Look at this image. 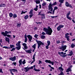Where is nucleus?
<instances>
[{
  "label": "nucleus",
  "instance_id": "nucleus-14",
  "mask_svg": "<svg viewBox=\"0 0 75 75\" xmlns=\"http://www.w3.org/2000/svg\"><path fill=\"white\" fill-rule=\"evenodd\" d=\"M72 70H71V69L69 67L68 69H67L66 70V72H69V71H71Z\"/></svg>",
  "mask_w": 75,
  "mask_h": 75
},
{
  "label": "nucleus",
  "instance_id": "nucleus-43",
  "mask_svg": "<svg viewBox=\"0 0 75 75\" xmlns=\"http://www.w3.org/2000/svg\"><path fill=\"white\" fill-rule=\"evenodd\" d=\"M67 18L68 19V20H71V18H70V17H69V16H67Z\"/></svg>",
  "mask_w": 75,
  "mask_h": 75
},
{
  "label": "nucleus",
  "instance_id": "nucleus-10",
  "mask_svg": "<svg viewBox=\"0 0 75 75\" xmlns=\"http://www.w3.org/2000/svg\"><path fill=\"white\" fill-rule=\"evenodd\" d=\"M9 59H10V60L12 61H14L16 60V56H14L13 57L10 58Z\"/></svg>",
  "mask_w": 75,
  "mask_h": 75
},
{
  "label": "nucleus",
  "instance_id": "nucleus-62",
  "mask_svg": "<svg viewBox=\"0 0 75 75\" xmlns=\"http://www.w3.org/2000/svg\"><path fill=\"white\" fill-rule=\"evenodd\" d=\"M0 72H1L2 73H3V72H2V69H0Z\"/></svg>",
  "mask_w": 75,
  "mask_h": 75
},
{
  "label": "nucleus",
  "instance_id": "nucleus-38",
  "mask_svg": "<svg viewBox=\"0 0 75 75\" xmlns=\"http://www.w3.org/2000/svg\"><path fill=\"white\" fill-rule=\"evenodd\" d=\"M36 4H39L40 3V1L39 0L36 1Z\"/></svg>",
  "mask_w": 75,
  "mask_h": 75
},
{
  "label": "nucleus",
  "instance_id": "nucleus-23",
  "mask_svg": "<svg viewBox=\"0 0 75 75\" xmlns=\"http://www.w3.org/2000/svg\"><path fill=\"white\" fill-rule=\"evenodd\" d=\"M9 16L10 17H12L13 16V14L12 13H10L9 14Z\"/></svg>",
  "mask_w": 75,
  "mask_h": 75
},
{
  "label": "nucleus",
  "instance_id": "nucleus-15",
  "mask_svg": "<svg viewBox=\"0 0 75 75\" xmlns=\"http://www.w3.org/2000/svg\"><path fill=\"white\" fill-rule=\"evenodd\" d=\"M34 70L35 71H37V72H39V71H40V70L39 69H35V65H34Z\"/></svg>",
  "mask_w": 75,
  "mask_h": 75
},
{
  "label": "nucleus",
  "instance_id": "nucleus-51",
  "mask_svg": "<svg viewBox=\"0 0 75 75\" xmlns=\"http://www.w3.org/2000/svg\"><path fill=\"white\" fill-rule=\"evenodd\" d=\"M58 6H59V7H62V3H60V4H59L58 5Z\"/></svg>",
  "mask_w": 75,
  "mask_h": 75
},
{
  "label": "nucleus",
  "instance_id": "nucleus-47",
  "mask_svg": "<svg viewBox=\"0 0 75 75\" xmlns=\"http://www.w3.org/2000/svg\"><path fill=\"white\" fill-rule=\"evenodd\" d=\"M25 13H27V11H25V12H24L22 11L21 12V14H25Z\"/></svg>",
  "mask_w": 75,
  "mask_h": 75
},
{
  "label": "nucleus",
  "instance_id": "nucleus-48",
  "mask_svg": "<svg viewBox=\"0 0 75 75\" xmlns=\"http://www.w3.org/2000/svg\"><path fill=\"white\" fill-rule=\"evenodd\" d=\"M22 63L23 65L25 64V60H24V61L22 62Z\"/></svg>",
  "mask_w": 75,
  "mask_h": 75
},
{
  "label": "nucleus",
  "instance_id": "nucleus-30",
  "mask_svg": "<svg viewBox=\"0 0 75 75\" xmlns=\"http://www.w3.org/2000/svg\"><path fill=\"white\" fill-rule=\"evenodd\" d=\"M13 72H17V70L15 69H12Z\"/></svg>",
  "mask_w": 75,
  "mask_h": 75
},
{
  "label": "nucleus",
  "instance_id": "nucleus-32",
  "mask_svg": "<svg viewBox=\"0 0 75 75\" xmlns=\"http://www.w3.org/2000/svg\"><path fill=\"white\" fill-rule=\"evenodd\" d=\"M59 70H60V71L61 70L62 71H64V69H62V68L61 67H59Z\"/></svg>",
  "mask_w": 75,
  "mask_h": 75
},
{
  "label": "nucleus",
  "instance_id": "nucleus-28",
  "mask_svg": "<svg viewBox=\"0 0 75 75\" xmlns=\"http://www.w3.org/2000/svg\"><path fill=\"white\" fill-rule=\"evenodd\" d=\"M64 1V0H59V2H60V3H63Z\"/></svg>",
  "mask_w": 75,
  "mask_h": 75
},
{
  "label": "nucleus",
  "instance_id": "nucleus-37",
  "mask_svg": "<svg viewBox=\"0 0 75 75\" xmlns=\"http://www.w3.org/2000/svg\"><path fill=\"white\" fill-rule=\"evenodd\" d=\"M17 26L18 27H20L21 26V23L18 24L17 25Z\"/></svg>",
  "mask_w": 75,
  "mask_h": 75
},
{
  "label": "nucleus",
  "instance_id": "nucleus-5",
  "mask_svg": "<svg viewBox=\"0 0 75 75\" xmlns=\"http://www.w3.org/2000/svg\"><path fill=\"white\" fill-rule=\"evenodd\" d=\"M1 34H2L4 37H9L10 38H11V35H7L8 34L7 33H5L4 32H2L1 33Z\"/></svg>",
  "mask_w": 75,
  "mask_h": 75
},
{
  "label": "nucleus",
  "instance_id": "nucleus-7",
  "mask_svg": "<svg viewBox=\"0 0 75 75\" xmlns=\"http://www.w3.org/2000/svg\"><path fill=\"white\" fill-rule=\"evenodd\" d=\"M64 26L62 25H60L59 26H58L57 28V31H61V28H63Z\"/></svg>",
  "mask_w": 75,
  "mask_h": 75
},
{
  "label": "nucleus",
  "instance_id": "nucleus-20",
  "mask_svg": "<svg viewBox=\"0 0 75 75\" xmlns=\"http://www.w3.org/2000/svg\"><path fill=\"white\" fill-rule=\"evenodd\" d=\"M33 9H31L29 13V14H33Z\"/></svg>",
  "mask_w": 75,
  "mask_h": 75
},
{
  "label": "nucleus",
  "instance_id": "nucleus-55",
  "mask_svg": "<svg viewBox=\"0 0 75 75\" xmlns=\"http://www.w3.org/2000/svg\"><path fill=\"white\" fill-rule=\"evenodd\" d=\"M20 43H21V41H18V45H20Z\"/></svg>",
  "mask_w": 75,
  "mask_h": 75
},
{
  "label": "nucleus",
  "instance_id": "nucleus-53",
  "mask_svg": "<svg viewBox=\"0 0 75 75\" xmlns=\"http://www.w3.org/2000/svg\"><path fill=\"white\" fill-rule=\"evenodd\" d=\"M58 9V7L57 6H55L54 7V9L53 10H57Z\"/></svg>",
  "mask_w": 75,
  "mask_h": 75
},
{
  "label": "nucleus",
  "instance_id": "nucleus-16",
  "mask_svg": "<svg viewBox=\"0 0 75 75\" xmlns=\"http://www.w3.org/2000/svg\"><path fill=\"white\" fill-rule=\"evenodd\" d=\"M5 40L8 42H10V39L7 37H5Z\"/></svg>",
  "mask_w": 75,
  "mask_h": 75
},
{
  "label": "nucleus",
  "instance_id": "nucleus-33",
  "mask_svg": "<svg viewBox=\"0 0 75 75\" xmlns=\"http://www.w3.org/2000/svg\"><path fill=\"white\" fill-rule=\"evenodd\" d=\"M41 37L42 38V39H44L45 38V36L44 35H42L41 36Z\"/></svg>",
  "mask_w": 75,
  "mask_h": 75
},
{
  "label": "nucleus",
  "instance_id": "nucleus-17",
  "mask_svg": "<svg viewBox=\"0 0 75 75\" xmlns=\"http://www.w3.org/2000/svg\"><path fill=\"white\" fill-rule=\"evenodd\" d=\"M25 38V42H27V35L25 34L24 35Z\"/></svg>",
  "mask_w": 75,
  "mask_h": 75
},
{
  "label": "nucleus",
  "instance_id": "nucleus-2",
  "mask_svg": "<svg viewBox=\"0 0 75 75\" xmlns=\"http://www.w3.org/2000/svg\"><path fill=\"white\" fill-rule=\"evenodd\" d=\"M56 4H57V2H55L52 5L51 3L48 6V10L51 11H52V10H53L52 6H55Z\"/></svg>",
  "mask_w": 75,
  "mask_h": 75
},
{
  "label": "nucleus",
  "instance_id": "nucleus-21",
  "mask_svg": "<svg viewBox=\"0 0 75 75\" xmlns=\"http://www.w3.org/2000/svg\"><path fill=\"white\" fill-rule=\"evenodd\" d=\"M24 69L25 70V72H28V67H27L25 68Z\"/></svg>",
  "mask_w": 75,
  "mask_h": 75
},
{
  "label": "nucleus",
  "instance_id": "nucleus-26",
  "mask_svg": "<svg viewBox=\"0 0 75 75\" xmlns=\"http://www.w3.org/2000/svg\"><path fill=\"white\" fill-rule=\"evenodd\" d=\"M3 48H5V49H10V48H9V47H8L7 46H4L3 47Z\"/></svg>",
  "mask_w": 75,
  "mask_h": 75
},
{
  "label": "nucleus",
  "instance_id": "nucleus-18",
  "mask_svg": "<svg viewBox=\"0 0 75 75\" xmlns=\"http://www.w3.org/2000/svg\"><path fill=\"white\" fill-rule=\"evenodd\" d=\"M16 49L17 50H20L21 49V45H18V47H16Z\"/></svg>",
  "mask_w": 75,
  "mask_h": 75
},
{
  "label": "nucleus",
  "instance_id": "nucleus-40",
  "mask_svg": "<svg viewBox=\"0 0 75 75\" xmlns=\"http://www.w3.org/2000/svg\"><path fill=\"white\" fill-rule=\"evenodd\" d=\"M13 17L14 18H16L17 17V15L16 14H14L13 15Z\"/></svg>",
  "mask_w": 75,
  "mask_h": 75
},
{
  "label": "nucleus",
  "instance_id": "nucleus-3",
  "mask_svg": "<svg viewBox=\"0 0 75 75\" xmlns=\"http://www.w3.org/2000/svg\"><path fill=\"white\" fill-rule=\"evenodd\" d=\"M38 45V48L39 49L40 48V47H41V45H44V43L41 42V41H36Z\"/></svg>",
  "mask_w": 75,
  "mask_h": 75
},
{
  "label": "nucleus",
  "instance_id": "nucleus-39",
  "mask_svg": "<svg viewBox=\"0 0 75 75\" xmlns=\"http://www.w3.org/2000/svg\"><path fill=\"white\" fill-rule=\"evenodd\" d=\"M58 75H64V74L63 73V72L62 71H61V73Z\"/></svg>",
  "mask_w": 75,
  "mask_h": 75
},
{
  "label": "nucleus",
  "instance_id": "nucleus-50",
  "mask_svg": "<svg viewBox=\"0 0 75 75\" xmlns=\"http://www.w3.org/2000/svg\"><path fill=\"white\" fill-rule=\"evenodd\" d=\"M70 14V12H69V13H67V16H67V17H69V16Z\"/></svg>",
  "mask_w": 75,
  "mask_h": 75
},
{
  "label": "nucleus",
  "instance_id": "nucleus-25",
  "mask_svg": "<svg viewBox=\"0 0 75 75\" xmlns=\"http://www.w3.org/2000/svg\"><path fill=\"white\" fill-rule=\"evenodd\" d=\"M71 48H74V47H75V45H74V44L72 43L71 45Z\"/></svg>",
  "mask_w": 75,
  "mask_h": 75
},
{
  "label": "nucleus",
  "instance_id": "nucleus-36",
  "mask_svg": "<svg viewBox=\"0 0 75 75\" xmlns=\"http://www.w3.org/2000/svg\"><path fill=\"white\" fill-rule=\"evenodd\" d=\"M33 16H34V14H30L29 17L30 18H31Z\"/></svg>",
  "mask_w": 75,
  "mask_h": 75
},
{
  "label": "nucleus",
  "instance_id": "nucleus-29",
  "mask_svg": "<svg viewBox=\"0 0 75 75\" xmlns=\"http://www.w3.org/2000/svg\"><path fill=\"white\" fill-rule=\"evenodd\" d=\"M36 47V44H35L33 45L32 46V48H33L34 50H35Z\"/></svg>",
  "mask_w": 75,
  "mask_h": 75
},
{
  "label": "nucleus",
  "instance_id": "nucleus-19",
  "mask_svg": "<svg viewBox=\"0 0 75 75\" xmlns=\"http://www.w3.org/2000/svg\"><path fill=\"white\" fill-rule=\"evenodd\" d=\"M9 34H11V31H9V32H8L7 31H5V33L8 34H9Z\"/></svg>",
  "mask_w": 75,
  "mask_h": 75
},
{
  "label": "nucleus",
  "instance_id": "nucleus-49",
  "mask_svg": "<svg viewBox=\"0 0 75 75\" xmlns=\"http://www.w3.org/2000/svg\"><path fill=\"white\" fill-rule=\"evenodd\" d=\"M32 51V50L31 49H30L29 50H28V53H30V54H31V51Z\"/></svg>",
  "mask_w": 75,
  "mask_h": 75
},
{
  "label": "nucleus",
  "instance_id": "nucleus-42",
  "mask_svg": "<svg viewBox=\"0 0 75 75\" xmlns=\"http://www.w3.org/2000/svg\"><path fill=\"white\" fill-rule=\"evenodd\" d=\"M16 50L15 47L13 48H12V50H11V51H14V50Z\"/></svg>",
  "mask_w": 75,
  "mask_h": 75
},
{
  "label": "nucleus",
  "instance_id": "nucleus-34",
  "mask_svg": "<svg viewBox=\"0 0 75 75\" xmlns=\"http://www.w3.org/2000/svg\"><path fill=\"white\" fill-rule=\"evenodd\" d=\"M35 53H36V52H35L34 54V55L33 56V59H34H34H35V56L36 54H35Z\"/></svg>",
  "mask_w": 75,
  "mask_h": 75
},
{
  "label": "nucleus",
  "instance_id": "nucleus-56",
  "mask_svg": "<svg viewBox=\"0 0 75 75\" xmlns=\"http://www.w3.org/2000/svg\"><path fill=\"white\" fill-rule=\"evenodd\" d=\"M49 45H47V46H46V49H48L49 48Z\"/></svg>",
  "mask_w": 75,
  "mask_h": 75
},
{
  "label": "nucleus",
  "instance_id": "nucleus-44",
  "mask_svg": "<svg viewBox=\"0 0 75 75\" xmlns=\"http://www.w3.org/2000/svg\"><path fill=\"white\" fill-rule=\"evenodd\" d=\"M34 65L33 66H32L28 68V69H33V68H34Z\"/></svg>",
  "mask_w": 75,
  "mask_h": 75
},
{
  "label": "nucleus",
  "instance_id": "nucleus-22",
  "mask_svg": "<svg viewBox=\"0 0 75 75\" xmlns=\"http://www.w3.org/2000/svg\"><path fill=\"white\" fill-rule=\"evenodd\" d=\"M10 47H9V48H12L13 47H14V45H10Z\"/></svg>",
  "mask_w": 75,
  "mask_h": 75
},
{
  "label": "nucleus",
  "instance_id": "nucleus-9",
  "mask_svg": "<svg viewBox=\"0 0 75 75\" xmlns=\"http://www.w3.org/2000/svg\"><path fill=\"white\" fill-rule=\"evenodd\" d=\"M66 7H69L70 8H72V6L71 4H69L68 2H66Z\"/></svg>",
  "mask_w": 75,
  "mask_h": 75
},
{
  "label": "nucleus",
  "instance_id": "nucleus-57",
  "mask_svg": "<svg viewBox=\"0 0 75 75\" xmlns=\"http://www.w3.org/2000/svg\"><path fill=\"white\" fill-rule=\"evenodd\" d=\"M12 64H14V65H15V66H16V62H14L12 63Z\"/></svg>",
  "mask_w": 75,
  "mask_h": 75
},
{
  "label": "nucleus",
  "instance_id": "nucleus-61",
  "mask_svg": "<svg viewBox=\"0 0 75 75\" xmlns=\"http://www.w3.org/2000/svg\"><path fill=\"white\" fill-rule=\"evenodd\" d=\"M60 42V41H59V40H58L57 41V44H59Z\"/></svg>",
  "mask_w": 75,
  "mask_h": 75
},
{
  "label": "nucleus",
  "instance_id": "nucleus-24",
  "mask_svg": "<svg viewBox=\"0 0 75 75\" xmlns=\"http://www.w3.org/2000/svg\"><path fill=\"white\" fill-rule=\"evenodd\" d=\"M47 45H50V44H51V42H50V41L49 40H47Z\"/></svg>",
  "mask_w": 75,
  "mask_h": 75
},
{
  "label": "nucleus",
  "instance_id": "nucleus-35",
  "mask_svg": "<svg viewBox=\"0 0 75 75\" xmlns=\"http://www.w3.org/2000/svg\"><path fill=\"white\" fill-rule=\"evenodd\" d=\"M28 17V16L26 15L25 16V20H27V18Z\"/></svg>",
  "mask_w": 75,
  "mask_h": 75
},
{
  "label": "nucleus",
  "instance_id": "nucleus-31",
  "mask_svg": "<svg viewBox=\"0 0 75 75\" xmlns=\"http://www.w3.org/2000/svg\"><path fill=\"white\" fill-rule=\"evenodd\" d=\"M69 36H67V37H65V38L67 39V40L69 41L70 40V39L69 38Z\"/></svg>",
  "mask_w": 75,
  "mask_h": 75
},
{
  "label": "nucleus",
  "instance_id": "nucleus-8",
  "mask_svg": "<svg viewBox=\"0 0 75 75\" xmlns=\"http://www.w3.org/2000/svg\"><path fill=\"white\" fill-rule=\"evenodd\" d=\"M66 48H67V46L66 45H64V46H62V47L59 48V49H60L61 50L62 49V51H64V50H66Z\"/></svg>",
  "mask_w": 75,
  "mask_h": 75
},
{
  "label": "nucleus",
  "instance_id": "nucleus-11",
  "mask_svg": "<svg viewBox=\"0 0 75 75\" xmlns=\"http://www.w3.org/2000/svg\"><path fill=\"white\" fill-rule=\"evenodd\" d=\"M33 38V37H32V36H31L30 35H28V39H29V42H31L32 41Z\"/></svg>",
  "mask_w": 75,
  "mask_h": 75
},
{
  "label": "nucleus",
  "instance_id": "nucleus-64",
  "mask_svg": "<svg viewBox=\"0 0 75 75\" xmlns=\"http://www.w3.org/2000/svg\"><path fill=\"white\" fill-rule=\"evenodd\" d=\"M42 35H45V33H44V32H43L42 33Z\"/></svg>",
  "mask_w": 75,
  "mask_h": 75
},
{
  "label": "nucleus",
  "instance_id": "nucleus-1",
  "mask_svg": "<svg viewBox=\"0 0 75 75\" xmlns=\"http://www.w3.org/2000/svg\"><path fill=\"white\" fill-rule=\"evenodd\" d=\"M43 31H44L45 32H46V34H47V35H51L52 33V28H50V26L48 27V28H44Z\"/></svg>",
  "mask_w": 75,
  "mask_h": 75
},
{
  "label": "nucleus",
  "instance_id": "nucleus-12",
  "mask_svg": "<svg viewBox=\"0 0 75 75\" xmlns=\"http://www.w3.org/2000/svg\"><path fill=\"white\" fill-rule=\"evenodd\" d=\"M69 54H67V55H68V56H72L74 53H73L72 51L71 50L70 52H69Z\"/></svg>",
  "mask_w": 75,
  "mask_h": 75
},
{
  "label": "nucleus",
  "instance_id": "nucleus-45",
  "mask_svg": "<svg viewBox=\"0 0 75 75\" xmlns=\"http://www.w3.org/2000/svg\"><path fill=\"white\" fill-rule=\"evenodd\" d=\"M37 37H38V35L35 34V35H34L35 38H37Z\"/></svg>",
  "mask_w": 75,
  "mask_h": 75
},
{
  "label": "nucleus",
  "instance_id": "nucleus-27",
  "mask_svg": "<svg viewBox=\"0 0 75 75\" xmlns=\"http://www.w3.org/2000/svg\"><path fill=\"white\" fill-rule=\"evenodd\" d=\"M22 60L21 59L19 61V63L20 64V65H22Z\"/></svg>",
  "mask_w": 75,
  "mask_h": 75
},
{
  "label": "nucleus",
  "instance_id": "nucleus-13",
  "mask_svg": "<svg viewBox=\"0 0 75 75\" xmlns=\"http://www.w3.org/2000/svg\"><path fill=\"white\" fill-rule=\"evenodd\" d=\"M22 45L24 46L25 49L27 50V49H28V47L27 46V44L24 43H23Z\"/></svg>",
  "mask_w": 75,
  "mask_h": 75
},
{
  "label": "nucleus",
  "instance_id": "nucleus-46",
  "mask_svg": "<svg viewBox=\"0 0 75 75\" xmlns=\"http://www.w3.org/2000/svg\"><path fill=\"white\" fill-rule=\"evenodd\" d=\"M11 72V74H12V75H14V74H13V72H12V69H10L9 70Z\"/></svg>",
  "mask_w": 75,
  "mask_h": 75
},
{
  "label": "nucleus",
  "instance_id": "nucleus-63",
  "mask_svg": "<svg viewBox=\"0 0 75 75\" xmlns=\"http://www.w3.org/2000/svg\"><path fill=\"white\" fill-rule=\"evenodd\" d=\"M55 12V10H54L52 11V14L54 15V12Z\"/></svg>",
  "mask_w": 75,
  "mask_h": 75
},
{
  "label": "nucleus",
  "instance_id": "nucleus-54",
  "mask_svg": "<svg viewBox=\"0 0 75 75\" xmlns=\"http://www.w3.org/2000/svg\"><path fill=\"white\" fill-rule=\"evenodd\" d=\"M51 18H57V16H51Z\"/></svg>",
  "mask_w": 75,
  "mask_h": 75
},
{
  "label": "nucleus",
  "instance_id": "nucleus-6",
  "mask_svg": "<svg viewBox=\"0 0 75 75\" xmlns=\"http://www.w3.org/2000/svg\"><path fill=\"white\" fill-rule=\"evenodd\" d=\"M45 62L46 63H49V64L51 63L52 65H54V62H51L50 60H46Z\"/></svg>",
  "mask_w": 75,
  "mask_h": 75
},
{
  "label": "nucleus",
  "instance_id": "nucleus-41",
  "mask_svg": "<svg viewBox=\"0 0 75 75\" xmlns=\"http://www.w3.org/2000/svg\"><path fill=\"white\" fill-rule=\"evenodd\" d=\"M69 33H67V34H65V37H69L68 35H69Z\"/></svg>",
  "mask_w": 75,
  "mask_h": 75
},
{
  "label": "nucleus",
  "instance_id": "nucleus-60",
  "mask_svg": "<svg viewBox=\"0 0 75 75\" xmlns=\"http://www.w3.org/2000/svg\"><path fill=\"white\" fill-rule=\"evenodd\" d=\"M33 59V61H32L31 63L30 64L31 65L32 64H33V63H34V62L35 61V59Z\"/></svg>",
  "mask_w": 75,
  "mask_h": 75
},
{
  "label": "nucleus",
  "instance_id": "nucleus-58",
  "mask_svg": "<svg viewBox=\"0 0 75 75\" xmlns=\"http://www.w3.org/2000/svg\"><path fill=\"white\" fill-rule=\"evenodd\" d=\"M4 6H3V4H2L0 5V7H4Z\"/></svg>",
  "mask_w": 75,
  "mask_h": 75
},
{
  "label": "nucleus",
  "instance_id": "nucleus-52",
  "mask_svg": "<svg viewBox=\"0 0 75 75\" xmlns=\"http://www.w3.org/2000/svg\"><path fill=\"white\" fill-rule=\"evenodd\" d=\"M46 4V3H44L42 4L43 6H45Z\"/></svg>",
  "mask_w": 75,
  "mask_h": 75
},
{
  "label": "nucleus",
  "instance_id": "nucleus-59",
  "mask_svg": "<svg viewBox=\"0 0 75 75\" xmlns=\"http://www.w3.org/2000/svg\"><path fill=\"white\" fill-rule=\"evenodd\" d=\"M34 10H35V11H37V10H38V8H34Z\"/></svg>",
  "mask_w": 75,
  "mask_h": 75
},
{
  "label": "nucleus",
  "instance_id": "nucleus-4",
  "mask_svg": "<svg viewBox=\"0 0 75 75\" xmlns=\"http://www.w3.org/2000/svg\"><path fill=\"white\" fill-rule=\"evenodd\" d=\"M58 54H59L61 57H63L64 58H65V57H66V54L67 53H64V52H58Z\"/></svg>",
  "mask_w": 75,
  "mask_h": 75
}]
</instances>
